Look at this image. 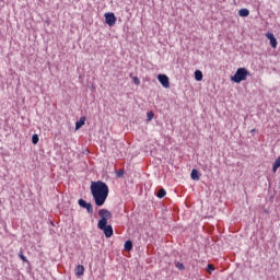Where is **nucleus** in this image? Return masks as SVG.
<instances>
[{
	"instance_id": "20e7f679",
	"label": "nucleus",
	"mask_w": 280,
	"mask_h": 280,
	"mask_svg": "<svg viewBox=\"0 0 280 280\" xmlns=\"http://www.w3.org/2000/svg\"><path fill=\"white\" fill-rule=\"evenodd\" d=\"M97 229H100V231H103L105 237H113V225H108L107 224H103V225H97Z\"/></svg>"
},
{
	"instance_id": "6e6552de",
	"label": "nucleus",
	"mask_w": 280,
	"mask_h": 280,
	"mask_svg": "<svg viewBox=\"0 0 280 280\" xmlns=\"http://www.w3.org/2000/svg\"><path fill=\"white\" fill-rule=\"evenodd\" d=\"M266 37L268 38V40H270V46H271L273 49H277V38L275 37V34H272V33H267V34H266Z\"/></svg>"
},
{
	"instance_id": "423d86ee",
	"label": "nucleus",
	"mask_w": 280,
	"mask_h": 280,
	"mask_svg": "<svg viewBox=\"0 0 280 280\" xmlns=\"http://www.w3.org/2000/svg\"><path fill=\"white\" fill-rule=\"evenodd\" d=\"M78 205L82 209H86L88 213H93V205L91 202H86L84 199H79Z\"/></svg>"
},
{
	"instance_id": "1a4fd4ad",
	"label": "nucleus",
	"mask_w": 280,
	"mask_h": 280,
	"mask_svg": "<svg viewBox=\"0 0 280 280\" xmlns=\"http://www.w3.org/2000/svg\"><path fill=\"white\" fill-rule=\"evenodd\" d=\"M84 124H86V117L83 116L75 122V130H80Z\"/></svg>"
},
{
	"instance_id": "0eeeda50",
	"label": "nucleus",
	"mask_w": 280,
	"mask_h": 280,
	"mask_svg": "<svg viewBox=\"0 0 280 280\" xmlns=\"http://www.w3.org/2000/svg\"><path fill=\"white\" fill-rule=\"evenodd\" d=\"M158 80L160 84L164 86V89H170V78L167 77V74H159Z\"/></svg>"
},
{
	"instance_id": "f03ea898",
	"label": "nucleus",
	"mask_w": 280,
	"mask_h": 280,
	"mask_svg": "<svg viewBox=\"0 0 280 280\" xmlns=\"http://www.w3.org/2000/svg\"><path fill=\"white\" fill-rule=\"evenodd\" d=\"M248 75H250V72L246 68H238L231 80L232 82L240 84V82H244Z\"/></svg>"
},
{
	"instance_id": "ddd939ff",
	"label": "nucleus",
	"mask_w": 280,
	"mask_h": 280,
	"mask_svg": "<svg viewBox=\"0 0 280 280\" xmlns=\"http://www.w3.org/2000/svg\"><path fill=\"white\" fill-rule=\"evenodd\" d=\"M125 250H127L128 253H130V250H132V241H126L125 242Z\"/></svg>"
},
{
	"instance_id": "9b49d317",
	"label": "nucleus",
	"mask_w": 280,
	"mask_h": 280,
	"mask_svg": "<svg viewBox=\"0 0 280 280\" xmlns=\"http://www.w3.org/2000/svg\"><path fill=\"white\" fill-rule=\"evenodd\" d=\"M74 272L77 277H82V275H84V266L82 265L77 266V268L74 269Z\"/></svg>"
},
{
	"instance_id": "a211bd4d",
	"label": "nucleus",
	"mask_w": 280,
	"mask_h": 280,
	"mask_svg": "<svg viewBox=\"0 0 280 280\" xmlns=\"http://www.w3.org/2000/svg\"><path fill=\"white\" fill-rule=\"evenodd\" d=\"M19 257H20V259H22V261H24L25 264H27V257H25V255H23V250H20L19 252Z\"/></svg>"
},
{
	"instance_id": "9d476101",
	"label": "nucleus",
	"mask_w": 280,
	"mask_h": 280,
	"mask_svg": "<svg viewBox=\"0 0 280 280\" xmlns=\"http://www.w3.org/2000/svg\"><path fill=\"white\" fill-rule=\"evenodd\" d=\"M190 178L192 180H200V173L198 172V170L194 168L190 173Z\"/></svg>"
},
{
	"instance_id": "5701e85b",
	"label": "nucleus",
	"mask_w": 280,
	"mask_h": 280,
	"mask_svg": "<svg viewBox=\"0 0 280 280\" xmlns=\"http://www.w3.org/2000/svg\"><path fill=\"white\" fill-rule=\"evenodd\" d=\"M117 176H118V178H121V176H124V170H119L117 172Z\"/></svg>"
},
{
	"instance_id": "2eb2a0df",
	"label": "nucleus",
	"mask_w": 280,
	"mask_h": 280,
	"mask_svg": "<svg viewBox=\"0 0 280 280\" xmlns=\"http://www.w3.org/2000/svg\"><path fill=\"white\" fill-rule=\"evenodd\" d=\"M248 14H250V11L248 9H241L238 11L240 16H248Z\"/></svg>"
},
{
	"instance_id": "7ed1b4c3",
	"label": "nucleus",
	"mask_w": 280,
	"mask_h": 280,
	"mask_svg": "<svg viewBox=\"0 0 280 280\" xmlns=\"http://www.w3.org/2000/svg\"><path fill=\"white\" fill-rule=\"evenodd\" d=\"M98 217L101 218L98 220L97 226L103 225V224H108V220L113 218V213L108 211V209H101L98 210Z\"/></svg>"
},
{
	"instance_id": "6ab92c4d",
	"label": "nucleus",
	"mask_w": 280,
	"mask_h": 280,
	"mask_svg": "<svg viewBox=\"0 0 280 280\" xmlns=\"http://www.w3.org/2000/svg\"><path fill=\"white\" fill-rule=\"evenodd\" d=\"M175 267H177L178 270H185V265L183 262L176 261Z\"/></svg>"
},
{
	"instance_id": "412c9836",
	"label": "nucleus",
	"mask_w": 280,
	"mask_h": 280,
	"mask_svg": "<svg viewBox=\"0 0 280 280\" xmlns=\"http://www.w3.org/2000/svg\"><path fill=\"white\" fill-rule=\"evenodd\" d=\"M147 117H148V121H152V119H154V113L153 112H149L147 114Z\"/></svg>"
},
{
	"instance_id": "f8f14e48",
	"label": "nucleus",
	"mask_w": 280,
	"mask_h": 280,
	"mask_svg": "<svg viewBox=\"0 0 280 280\" xmlns=\"http://www.w3.org/2000/svg\"><path fill=\"white\" fill-rule=\"evenodd\" d=\"M202 78H203L202 71L196 70V71H195V80H196L197 82H202Z\"/></svg>"
},
{
	"instance_id": "4be33fe9",
	"label": "nucleus",
	"mask_w": 280,
	"mask_h": 280,
	"mask_svg": "<svg viewBox=\"0 0 280 280\" xmlns=\"http://www.w3.org/2000/svg\"><path fill=\"white\" fill-rule=\"evenodd\" d=\"M133 84H136L137 86H139V85L141 84V81H140L137 77H135V78H133Z\"/></svg>"
},
{
	"instance_id": "39448f33",
	"label": "nucleus",
	"mask_w": 280,
	"mask_h": 280,
	"mask_svg": "<svg viewBox=\"0 0 280 280\" xmlns=\"http://www.w3.org/2000/svg\"><path fill=\"white\" fill-rule=\"evenodd\" d=\"M105 23L109 27H113V25H115V23H117V18L115 16V13H105Z\"/></svg>"
},
{
	"instance_id": "4468645a",
	"label": "nucleus",
	"mask_w": 280,
	"mask_h": 280,
	"mask_svg": "<svg viewBox=\"0 0 280 280\" xmlns=\"http://www.w3.org/2000/svg\"><path fill=\"white\" fill-rule=\"evenodd\" d=\"M166 191H165V188H160L159 190H158V192H156V196L159 197V198H165V196H166Z\"/></svg>"
},
{
	"instance_id": "dca6fc26",
	"label": "nucleus",
	"mask_w": 280,
	"mask_h": 280,
	"mask_svg": "<svg viewBox=\"0 0 280 280\" xmlns=\"http://www.w3.org/2000/svg\"><path fill=\"white\" fill-rule=\"evenodd\" d=\"M278 167H280V156L275 161L272 165V172L276 173Z\"/></svg>"
},
{
	"instance_id": "f3484780",
	"label": "nucleus",
	"mask_w": 280,
	"mask_h": 280,
	"mask_svg": "<svg viewBox=\"0 0 280 280\" xmlns=\"http://www.w3.org/2000/svg\"><path fill=\"white\" fill-rule=\"evenodd\" d=\"M38 141H39L38 135L34 133L32 136V143H33V145H36L38 143Z\"/></svg>"
},
{
	"instance_id": "f257e3e1",
	"label": "nucleus",
	"mask_w": 280,
	"mask_h": 280,
	"mask_svg": "<svg viewBox=\"0 0 280 280\" xmlns=\"http://www.w3.org/2000/svg\"><path fill=\"white\" fill-rule=\"evenodd\" d=\"M90 189L96 207H104L108 198V185L102 180L92 182Z\"/></svg>"
},
{
	"instance_id": "aec40b11",
	"label": "nucleus",
	"mask_w": 280,
	"mask_h": 280,
	"mask_svg": "<svg viewBox=\"0 0 280 280\" xmlns=\"http://www.w3.org/2000/svg\"><path fill=\"white\" fill-rule=\"evenodd\" d=\"M213 270H215V267H213V265L209 264V265L207 266V272H208L209 275H211V272H213Z\"/></svg>"
}]
</instances>
